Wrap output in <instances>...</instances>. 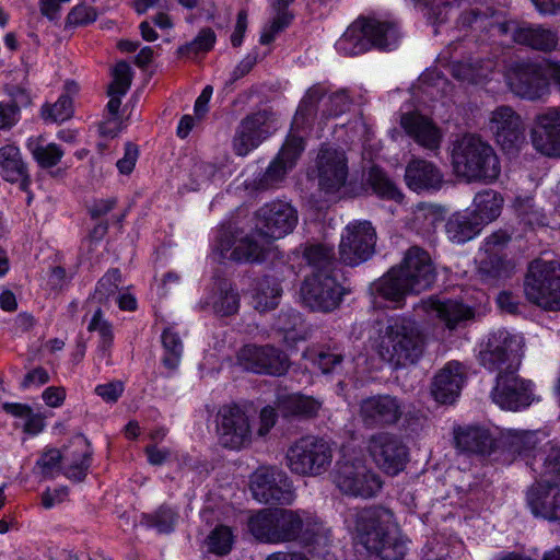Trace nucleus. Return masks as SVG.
Listing matches in <instances>:
<instances>
[{"label":"nucleus","instance_id":"nucleus-1","mask_svg":"<svg viewBox=\"0 0 560 560\" xmlns=\"http://www.w3.org/2000/svg\"><path fill=\"white\" fill-rule=\"evenodd\" d=\"M254 228L245 233L236 222L223 225L215 252L222 259L236 262H260L272 242L291 234L299 222L298 210L288 201L276 199L264 203L253 215Z\"/></svg>","mask_w":560,"mask_h":560},{"label":"nucleus","instance_id":"nucleus-2","mask_svg":"<svg viewBox=\"0 0 560 560\" xmlns=\"http://www.w3.org/2000/svg\"><path fill=\"white\" fill-rule=\"evenodd\" d=\"M522 357L523 339L504 329L490 334L479 352L480 364L498 372L491 398L502 409L516 411L530 405V382L517 375Z\"/></svg>","mask_w":560,"mask_h":560},{"label":"nucleus","instance_id":"nucleus-3","mask_svg":"<svg viewBox=\"0 0 560 560\" xmlns=\"http://www.w3.org/2000/svg\"><path fill=\"white\" fill-rule=\"evenodd\" d=\"M436 272L428 252L411 246L399 266L390 268L374 283L375 292L382 298L400 303L407 294L420 293L435 282Z\"/></svg>","mask_w":560,"mask_h":560},{"label":"nucleus","instance_id":"nucleus-4","mask_svg":"<svg viewBox=\"0 0 560 560\" xmlns=\"http://www.w3.org/2000/svg\"><path fill=\"white\" fill-rule=\"evenodd\" d=\"M357 541L371 556L381 560H401L407 552L399 537L394 514L383 506H370L354 515Z\"/></svg>","mask_w":560,"mask_h":560},{"label":"nucleus","instance_id":"nucleus-5","mask_svg":"<svg viewBox=\"0 0 560 560\" xmlns=\"http://www.w3.org/2000/svg\"><path fill=\"white\" fill-rule=\"evenodd\" d=\"M425 349V336L411 318L390 317L380 328L375 351L394 369L419 362Z\"/></svg>","mask_w":560,"mask_h":560},{"label":"nucleus","instance_id":"nucleus-6","mask_svg":"<svg viewBox=\"0 0 560 560\" xmlns=\"http://www.w3.org/2000/svg\"><path fill=\"white\" fill-rule=\"evenodd\" d=\"M452 165L467 182L492 183L501 173L494 149L480 136L467 133L453 142Z\"/></svg>","mask_w":560,"mask_h":560},{"label":"nucleus","instance_id":"nucleus-7","mask_svg":"<svg viewBox=\"0 0 560 560\" xmlns=\"http://www.w3.org/2000/svg\"><path fill=\"white\" fill-rule=\"evenodd\" d=\"M506 445L513 454L533 457L528 465L542 477L560 476V445L545 432L510 430Z\"/></svg>","mask_w":560,"mask_h":560},{"label":"nucleus","instance_id":"nucleus-8","mask_svg":"<svg viewBox=\"0 0 560 560\" xmlns=\"http://www.w3.org/2000/svg\"><path fill=\"white\" fill-rule=\"evenodd\" d=\"M398 38L399 33L395 24L360 18L346 30L336 43V48L345 56H357L372 47L381 50L392 49Z\"/></svg>","mask_w":560,"mask_h":560},{"label":"nucleus","instance_id":"nucleus-9","mask_svg":"<svg viewBox=\"0 0 560 560\" xmlns=\"http://www.w3.org/2000/svg\"><path fill=\"white\" fill-rule=\"evenodd\" d=\"M303 513L289 509H262L248 520L250 534L266 544L295 541L304 527Z\"/></svg>","mask_w":560,"mask_h":560},{"label":"nucleus","instance_id":"nucleus-10","mask_svg":"<svg viewBox=\"0 0 560 560\" xmlns=\"http://www.w3.org/2000/svg\"><path fill=\"white\" fill-rule=\"evenodd\" d=\"M330 444L316 435H304L287 450L285 464L291 472L303 477H316L326 472L332 462Z\"/></svg>","mask_w":560,"mask_h":560},{"label":"nucleus","instance_id":"nucleus-11","mask_svg":"<svg viewBox=\"0 0 560 560\" xmlns=\"http://www.w3.org/2000/svg\"><path fill=\"white\" fill-rule=\"evenodd\" d=\"M524 293L529 302L544 310H560V264L532 261L524 280Z\"/></svg>","mask_w":560,"mask_h":560},{"label":"nucleus","instance_id":"nucleus-12","mask_svg":"<svg viewBox=\"0 0 560 560\" xmlns=\"http://www.w3.org/2000/svg\"><path fill=\"white\" fill-rule=\"evenodd\" d=\"M334 482L342 493L363 499L374 497L383 486L380 476L363 459L346 456L336 464Z\"/></svg>","mask_w":560,"mask_h":560},{"label":"nucleus","instance_id":"nucleus-13","mask_svg":"<svg viewBox=\"0 0 560 560\" xmlns=\"http://www.w3.org/2000/svg\"><path fill=\"white\" fill-rule=\"evenodd\" d=\"M303 151V137L291 133L266 171L252 180L246 182V189L253 191H267L279 188L285 180L289 172H291L295 166Z\"/></svg>","mask_w":560,"mask_h":560},{"label":"nucleus","instance_id":"nucleus-14","mask_svg":"<svg viewBox=\"0 0 560 560\" xmlns=\"http://www.w3.org/2000/svg\"><path fill=\"white\" fill-rule=\"evenodd\" d=\"M488 127L506 154H517L526 143L524 121L509 105L498 106L490 113Z\"/></svg>","mask_w":560,"mask_h":560},{"label":"nucleus","instance_id":"nucleus-15","mask_svg":"<svg viewBox=\"0 0 560 560\" xmlns=\"http://www.w3.org/2000/svg\"><path fill=\"white\" fill-rule=\"evenodd\" d=\"M219 443L233 451L247 448L253 441L249 417L238 405H224L217 415Z\"/></svg>","mask_w":560,"mask_h":560},{"label":"nucleus","instance_id":"nucleus-16","mask_svg":"<svg viewBox=\"0 0 560 560\" xmlns=\"http://www.w3.org/2000/svg\"><path fill=\"white\" fill-rule=\"evenodd\" d=\"M375 244L376 232L370 221L351 222L341 235L339 259L347 266H358L373 256Z\"/></svg>","mask_w":560,"mask_h":560},{"label":"nucleus","instance_id":"nucleus-17","mask_svg":"<svg viewBox=\"0 0 560 560\" xmlns=\"http://www.w3.org/2000/svg\"><path fill=\"white\" fill-rule=\"evenodd\" d=\"M249 489L260 503L291 504L294 492L285 472L276 467L262 466L250 476Z\"/></svg>","mask_w":560,"mask_h":560},{"label":"nucleus","instance_id":"nucleus-18","mask_svg":"<svg viewBox=\"0 0 560 560\" xmlns=\"http://www.w3.org/2000/svg\"><path fill=\"white\" fill-rule=\"evenodd\" d=\"M236 359L244 370L257 374L281 376L290 366L289 357L270 345H246L238 350Z\"/></svg>","mask_w":560,"mask_h":560},{"label":"nucleus","instance_id":"nucleus-19","mask_svg":"<svg viewBox=\"0 0 560 560\" xmlns=\"http://www.w3.org/2000/svg\"><path fill=\"white\" fill-rule=\"evenodd\" d=\"M404 411L405 405L398 397L380 394L362 399L358 416L364 428L378 429L398 423Z\"/></svg>","mask_w":560,"mask_h":560},{"label":"nucleus","instance_id":"nucleus-20","mask_svg":"<svg viewBox=\"0 0 560 560\" xmlns=\"http://www.w3.org/2000/svg\"><path fill=\"white\" fill-rule=\"evenodd\" d=\"M342 295V287L329 273L313 272L301 287L303 302L314 311H334L339 306Z\"/></svg>","mask_w":560,"mask_h":560},{"label":"nucleus","instance_id":"nucleus-21","mask_svg":"<svg viewBox=\"0 0 560 560\" xmlns=\"http://www.w3.org/2000/svg\"><path fill=\"white\" fill-rule=\"evenodd\" d=\"M506 80L511 92L527 101H538L550 93L548 79L538 63L513 65L508 71Z\"/></svg>","mask_w":560,"mask_h":560},{"label":"nucleus","instance_id":"nucleus-22","mask_svg":"<svg viewBox=\"0 0 560 560\" xmlns=\"http://www.w3.org/2000/svg\"><path fill=\"white\" fill-rule=\"evenodd\" d=\"M492 27L501 35H511L516 44L534 50L550 52L557 49L559 45L557 30L542 24L510 21L498 23Z\"/></svg>","mask_w":560,"mask_h":560},{"label":"nucleus","instance_id":"nucleus-23","mask_svg":"<svg viewBox=\"0 0 560 560\" xmlns=\"http://www.w3.org/2000/svg\"><path fill=\"white\" fill-rule=\"evenodd\" d=\"M366 450L374 463L388 475H397L408 460V450L401 440L389 432L372 434Z\"/></svg>","mask_w":560,"mask_h":560},{"label":"nucleus","instance_id":"nucleus-24","mask_svg":"<svg viewBox=\"0 0 560 560\" xmlns=\"http://www.w3.org/2000/svg\"><path fill=\"white\" fill-rule=\"evenodd\" d=\"M318 187L325 192H336L347 183L349 167L346 152L341 149L323 145L315 160Z\"/></svg>","mask_w":560,"mask_h":560},{"label":"nucleus","instance_id":"nucleus-25","mask_svg":"<svg viewBox=\"0 0 560 560\" xmlns=\"http://www.w3.org/2000/svg\"><path fill=\"white\" fill-rule=\"evenodd\" d=\"M533 147L546 156L560 158V106L538 112L529 131Z\"/></svg>","mask_w":560,"mask_h":560},{"label":"nucleus","instance_id":"nucleus-26","mask_svg":"<svg viewBox=\"0 0 560 560\" xmlns=\"http://www.w3.org/2000/svg\"><path fill=\"white\" fill-rule=\"evenodd\" d=\"M527 491V504L535 516L549 522L560 521V487L559 477H542Z\"/></svg>","mask_w":560,"mask_h":560},{"label":"nucleus","instance_id":"nucleus-27","mask_svg":"<svg viewBox=\"0 0 560 560\" xmlns=\"http://www.w3.org/2000/svg\"><path fill=\"white\" fill-rule=\"evenodd\" d=\"M453 435L454 445L462 453L489 455L497 446L493 432L482 425H457Z\"/></svg>","mask_w":560,"mask_h":560},{"label":"nucleus","instance_id":"nucleus-28","mask_svg":"<svg viewBox=\"0 0 560 560\" xmlns=\"http://www.w3.org/2000/svg\"><path fill=\"white\" fill-rule=\"evenodd\" d=\"M267 119L266 112H258L241 121L233 139V149L237 155H247L268 137Z\"/></svg>","mask_w":560,"mask_h":560},{"label":"nucleus","instance_id":"nucleus-29","mask_svg":"<svg viewBox=\"0 0 560 560\" xmlns=\"http://www.w3.org/2000/svg\"><path fill=\"white\" fill-rule=\"evenodd\" d=\"M92 450L90 442L82 434L74 436L69 445L63 446V475L73 482H82L90 469Z\"/></svg>","mask_w":560,"mask_h":560},{"label":"nucleus","instance_id":"nucleus-30","mask_svg":"<svg viewBox=\"0 0 560 560\" xmlns=\"http://www.w3.org/2000/svg\"><path fill=\"white\" fill-rule=\"evenodd\" d=\"M464 382V366L458 362H448L433 377L431 394L441 404H453L459 396Z\"/></svg>","mask_w":560,"mask_h":560},{"label":"nucleus","instance_id":"nucleus-31","mask_svg":"<svg viewBox=\"0 0 560 560\" xmlns=\"http://www.w3.org/2000/svg\"><path fill=\"white\" fill-rule=\"evenodd\" d=\"M400 126L419 145L428 150H438L442 133L436 125L419 113H405L400 116Z\"/></svg>","mask_w":560,"mask_h":560},{"label":"nucleus","instance_id":"nucleus-32","mask_svg":"<svg viewBox=\"0 0 560 560\" xmlns=\"http://www.w3.org/2000/svg\"><path fill=\"white\" fill-rule=\"evenodd\" d=\"M279 416L289 422L294 420H311L318 416L323 402L301 393L279 396L276 400Z\"/></svg>","mask_w":560,"mask_h":560},{"label":"nucleus","instance_id":"nucleus-33","mask_svg":"<svg viewBox=\"0 0 560 560\" xmlns=\"http://www.w3.org/2000/svg\"><path fill=\"white\" fill-rule=\"evenodd\" d=\"M423 310L434 314L444 325L453 330L474 318V310L457 300H441L434 296L422 302Z\"/></svg>","mask_w":560,"mask_h":560},{"label":"nucleus","instance_id":"nucleus-34","mask_svg":"<svg viewBox=\"0 0 560 560\" xmlns=\"http://www.w3.org/2000/svg\"><path fill=\"white\" fill-rule=\"evenodd\" d=\"M405 180L415 191L435 190L442 185L443 174L432 162L413 159L406 166Z\"/></svg>","mask_w":560,"mask_h":560},{"label":"nucleus","instance_id":"nucleus-35","mask_svg":"<svg viewBox=\"0 0 560 560\" xmlns=\"http://www.w3.org/2000/svg\"><path fill=\"white\" fill-rule=\"evenodd\" d=\"M302 541L313 557L323 560H336L332 532L319 521H307L302 532Z\"/></svg>","mask_w":560,"mask_h":560},{"label":"nucleus","instance_id":"nucleus-36","mask_svg":"<svg viewBox=\"0 0 560 560\" xmlns=\"http://www.w3.org/2000/svg\"><path fill=\"white\" fill-rule=\"evenodd\" d=\"M0 171L4 180L19 183L20 188L28 192L31 178L18 147L7 144L0 148Z\"/></svg>","mask_w":560,"mask_h":560},{"label":"nucleus","instance_id":"nucleus-37","mask_svg":"<svg viewBox=\"0 0 560 560\" xmlns=\"http://www.w3.org/2000/svg\"><path fill=\"white\" fill-rule=\"evenodd\" d=\"M206 303L219 316L235 314L240 307V295L232 283L222 277H214L213 287Z\"/></svg>","mask_w":560,"mask_h":560},{"label":"nucleus","instance_id":"nucleus-38","mask_svg":"<svg viewBox=\"0 0 560 560\" xmlns=\"http://www.w3.org/2000/svg\"><path fill=\"white\" fill-rule=\"evenodd\" d=\"M326 95V90L320 84L311 86L301 100L295 112L292 128L296 131L310 130L318 114V105Z\"/></svg>","mask_w":560,"mask_h":560},{"label":"nucleus","instance_id":"nucleus-39","mask_svg":"<svg viewBox=\"0 0 560 560\" xmlns=\"http://www.w3.org/2000/svg\"><path fill=\"white\" fill-rule=\"evenodd\" d=\"M483 225L471 211L457 212L445 224L447 237L457 244L466 243L480 233Z\"/></svg>","mask_w":560,"mask_h":560},{"label":"nucleus","instance_id":"nucleus-40","mask_svg":"<svg viewBox=\"0 0 560 560\" xmlns=\"http://www.w3.org/2000/svg\"><path fill=\"white\" fill-rule=\"evenodd\" d=\"M515 271V264L498 253L485 254L478 265V275L489 284H497L511 278Z\"/></svg>","mask_w":560,"mask_h":560},{"label":"nucleus","instance_id":"nucleus-41","mask_svg":"<svg viewBox=\"0 0 560 560\" xmlns=\"http://www.w3.org/2000/svg\"><path fill=\"white\" fill-rule=\"evenodd\" d=\"M495 68L492 59H471L454 62L451 67L452 74L464 82L478 84L489 78Z\"/></svg>","mask_w":560,"mask_h":560},{"label":"nucleus","instance_id":"nucleus-42","mask_svg":"<svg viewBox=\"0 0 560 560\" xmlns=\"http://www.w3.org/2000/svg\"><path fill=\"white\" fill-rule=\"evenodd\" d=\"M502 205L503 199L499 192L492 189H486L475 196V209L471 212L478 218L482 225H485L500 215Z\"/></svg>","mask_w":560,"mask_h":560},{"label":"nucleus","instance_id":"nucleus-43","mask_svg":"<svg viewBox=\"0 0 560 560\" xmlns=\"http://www.w3.org/2000/svg\"><path fill=\"white\" fill-rule=\"evenodd\" d=\"M365 185L383 199L400 201L402 194L380 166L373 165L365 174Z\"/></svg>","mask_w":560,"mask_h":560},{"label":"nucleus","instance_id":"nucleus-44","mask_svg":"<svg viewBox=\"0 0 560 560\" xmlns=\"http://www.w3.org/2000/svg\"><path fill=\"white\" fill-rule=\"evenodd\" d=\"M303 257L314 272L332 275L336 266L334 249L324 244H307Z\"/></svg>","mask_w":560,"mask_h":560},{"label":"nucleus","instance_id":"nucleus-45","mask_svg":"<svg viewBox=\"0 0 560 560\" xmlns=\"http://www.w3.org/2000/svg\"><path fill=\"white\" fill-rule=\"evenodd\" d=\"M282 289L273 277L265 276L257 281L254 300L259 311L273 310L278 306Z\"/></svg>","mask_w":560,"mask_h":560},{"label":"nucleus","instance_id":"nucleus-46","mask_svg":"<svg viewBox=\"0 0 560 560\" xmlns=\"http://www.w3.org/2000/svg\"><path fill=\"white\" fill-rule=\"evenodd\" d=\"M516 215L522 224L534 230L548 225V219L532 197H517L514 201Z\"/></svg>","mask_w":560,"mask_h":560},{"label":"nucleus","instance_id":"nucleus-47","mask_svg":"<svg viewBox=\"0 0 560 560\" xmlns=\"http://www.w3.org/2000/svg\"><path fill=\"white\" fill-rule=\"evenodd\" d=\"M20 101L28 102V95L19 86L10 92V100L0 102V130H9L20 120Z\"/></svg>","mask_w":560,"mask_h":560},{"label":"nucleus","instance_id":"nucleus-48","mask_svg":"<svg viewBox=\"0 0 560 560\" xmlns=\"http://www.w3.org/2000/svg\"><path fill=\"white\" fill-rule=\"evenodd\" d=\"M121 281L118 269L108 270L97 282L91 301L106 305L110 298H116Z\"/></svg>","mask_w":560,"mask_h":560},{"label":"nucleus","instance_id":"nucleus-49","mask_svg":"<svg viewBox=\"0 0 560 560\" xmlns=\"http://www.w3.org/2000/svg\"><path fill=\"white\" fill-rule=\"evenodd\" d=\"M73 115V101L69 95H60L56 103H45L40 108V117L46 122H63Z\"/></svg>","mask_w":560,"mask_h":560},{"label":"nucleus","instance_id":"nucleus-50","mask_svg":"<svg viewBox=\"0 0 560 560\" xmlns=\"http://www.w3.org/2000/svg\"><path fill=\"white\" fill-rule=\"evenodd\" d=\"M162 345L165 351L162 363L166 369L175 371L180 362L183 342L176 332L166 328L162 334Z\"/></svg>","mask_w":560,"mask_h":560},{"label":"nucleus","instance_id":"nucleus-51","mask_svg":"<svg viewBox=\"0 0 560 560\" xmlns=\"http://www.w3.org/2000/svg\"><path fill=\"white\" fill-rule=\"evenodd\" d=\"M302 317L299 312L290 310L279 314L276 320V327L283 332V339L287 342H295L303 339L301 331Z\"/></svg>","mask_w":560,"mask_h":560},{"label":"nucleus","instance_id":"nucleus-52","mask_svg":"<svg viewBox=\"0 0 560 560\" xmlns=\"http://www.w3.org/2000/svg\"><path fill=\"white\" fill-rule=\"evenodd\" d=\"M209 551L224 556L229 553L233 545V534L230 527L224 525L217 526L207 539Z\"/></svg>","mask_w":560,"mask_h":560},{"label":"nucleus","instance_id":"nucleus-53","mask_svg":"<svg viewBox=\"0 0 560 560\" xmlns=\"http://www.w3.org/2000/svg\"><path fill=\"white\" fill-rule=\"evenodd\" d=\"M350 97L345 91H338L329 95L323 103L320 117L328 119L337 117L350 109Z\"/></svg>","mask_w":560,"mask_h":560},{"label":"nucleus","instance_id":"nucleus-54","mask_svg":"<svg viewBox=\"0 0 560 560\" xmlns=\"http://www.w3.org/2000/svg\"><path fill=\"white\" fill-rule=\"evenodd\" d=\"M89 331H97L101 336L100 349L105 354L113 342V328L112 325L103 317L101 307L94 312L92 319L88 326Z\"/></svg>","mask_w":560,"mask_h":560},{"label":"nucleus","instance_id":"nucleus-55","mask_svg":"<svg viewBox=\"0 0 560 560\" xmlns=\"http://www.w3.org/2000/svg\"><path fill=\"white\" fill-rule=\"evenodd\" d=\"M33 158L44 168L57 165L63 156V151L55 143L36 145L32 150Z\"/></svg>","mask_w":560,"mask_h":560},{"label":"nucleus","instance_id":"nucleus-56","mask_svg":"<svg viewBox=\"0 0 560 560\" xmlns=\"http://www.w3.org/2000/svg\"><path fill=\"white\" fill-rule=\"evenodd\" d=\"M63 447L61 450L50 448L43 453L37 460L38 467L45 477H54L56 472L62 471Z\"/></svg>","mask_w":560,"mask_h":560},{"label":"nucleus","instance_id":"nucleus-57","mask_svg":"<svg viewBox=\"0 0 560 560\" xmlns=\"http://www.w3.org/2000/svg\"><path fill=\"white\" fill-rule=\"evenodd\" d=\"M147 523L155 527L159 533H170L173 530L176 514L175 512L166 506H161L154 514L145 517Z\"/></svg>","mask_w":560,"mask_h":560},{"label":"nucleus","instance_id":"nucleus-58","mask_svg":"<svg viewBox=\"0 0 560 560\" xmlns=\"http://www.w3.org/2000/svg\"><path fill=\"white\" fill-rule=\"evenodd\" d=\"M215 42V34L210 27L202 28L198 36L187 44L186 46L180 48L182 52H199V51H208L212 48Z\"/></svg>","mask_w":560,"mask_h":560},{"label":"nucleus","instance_id":"nucleus-59","mask_svg":"<svg viewBox=\"0 0 560 560\" xmlns=\"http://www.w3.org/2000/svg\"><path fill=\"white\" fill-rule=\"evenodd\" d=\"M97 12L93 7L78 4L70 10L67 16V25H84L96 20Z\"/></svg>","mask_w":560,"mask_h":560},{"label":"nucleus","instance_id":"nucleus-60","mask_svg":"<svg viewBox=\"0 0 560 560\" xmlns=\"http://www.w3.org/2000/svg\"><path fill=\"white\" fill-rule=\"evenodd\" d=\"M342 360L343 355L341 353L328 349L326 351L318 352L314 362L323 373H330L341 364Z\"/></svg>","mask_w":560,"mask_h":560},{"label":"nucleus","instance_id":"nucleus-61","mask_svg":"<svg viewBox=\"0 0 560 560\" xmlns=\"http://www.w3.org/2000/svg\"><path fill=\"white\" fill-rule=\"evenodd\" d=\"M512 240V233L506 230H498L485 240V254L498 253L505 248Z\"/></svg>","mask_w":560,"mask_h":560},{"label":"nucleus","instance_id":"nucleus-62","mask_svg":"<svg viewBox=\"0 0 560 560\" xmlns=\"http://www.w3.org/2000/svg\"><path fill=\"white\" fill-rule=\"evenodd\" d=\"M124 392V384L120 381L102 384L95 387V393L107 402H115Z\"/></svg>","mask_w":560,"mask_h":560},{"label":"nucleus","instance_id":"nucleus-63","mask_svg":"<svg viewBox=\"0 0 560 560\" xmlns=\"http://www.w3.org/2000/svg\"><path fill=\"white\" fill-rule=\"evenodd\" d=\"M138 147L128 142L125 147V155L117 161V167L121 174H130L138 158Z\"/></svg>","mask_w":560,"mask_h":560},{"label":"nucleus","instance_id":"nucleus-64","mask_svg":"<svg viewBox=\"0 0 560 560\" xmlns=\"http://www.w3.org/2000/svg\"><path fill=\"white\" fill-rule=\"evenodd\" d=\"M279 415L277 407L266 406L261 409L259 415L260 424L258 428V435H266L271 428L276 424L277 416Z\"/></svg>","mask_w":560,"mask_h":560}]
</instances>
